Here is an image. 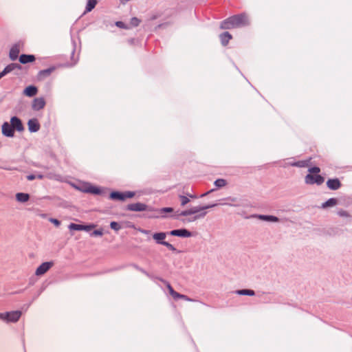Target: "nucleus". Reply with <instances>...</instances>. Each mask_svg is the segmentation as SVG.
<instances>
[{
	"label": "nucleus",
	"instance_id": "c756f323",
	"mask_svg": "<svg viewBox=\"0 0 352 352\" xmlns=\"http://www.w3.org/2000/svg\"><path fill=\"white\" fill-rule=\"evenodd\" d=\"M227 184V182L223 179H218L214 182V185L218 188H221Z\"/></svg>",
	"mask_w": 352,
	"mask_h": 352
},
{
	"label": "nucleus",
	"instance_id": "0eeeda50",
	"mask_svg": "<svg viewBox=\"0 0 352 352\" xmlns=\"http://www.w3.org/2000/svg\"><path fill=\"white\" fill-rule=\"evenodd\" d=\"M324 181L323 177L320 175H311L308 174L305 177V182L307 184H316L318 185L322 184Z\"/></svg>",
	"mask_w": 352,
	"mask_h": 352
},
{
	"label": "nucleus",
	"instance_id": "2f4dec72",
	"mask_svg": "<svg viewBox=\"0 0 352 352\" xmlns=\"http://www.w3.org/2000/svg\"><path fill=\"white\" fill-rule=\"evenodd\" d=\"M140 20L137 17H133L130 21V25L133 27H137L139 25Z\"/></svg>",
	"mask_w": 352,
	"mask_h": 352
},
{
	"label": "nucleus",
	"instance_id": "a878e982",
	"mask_svg": "<svg viewBox=\"0 0 352 352\" xmlns=\"http://www.w3.org/2000/svg\"><path fill=\"white\" fill-rule=\"evenodd\" d=\"M258 218L260 219L268 221H273V222L278 221V217L272 216V215H259Z\"/></svg>",
	"mask_w": 352,
	"mask_h": 352
},
{
	"label": "nucleus",
	"instance_id": "a19ab883",
	"mask_svg": "<svg viewBox=\"0 0 352 352\" xmlns=\"http://www.w3.org/2000/svg\"><path fill=\"white\" fill-rule=\"evenodd\" d=\"M50 221L54 224L56 227H58L60 224V222L56 219L51 218L50 219Z\"/></svg>",
	"mask_w": 352,
	"mask_h": 352
},
{
	"label": "nucleus",
	"instance_id": "bb28decb",
	"mask_svg": "<svg viewBox=\"0 0 352 352\" xmlns=\"http://www.w3.org/2000/svg\"><path fill=\"white\" fill-rule=\"evenodd\" d=\"M338 201L335 198H331L322 204L323 208L334 206L337 204Z\"/></svg>",
	"mask_w": 352,
	"mask_h": 352
},
{
	"label": "nucleus",
	"instance_id": "ea45409f",
	"mask_svg": "<svg viewBox=\"0 0 352 352\" xmlns=\"http://www.w3.org/2000/svg\"><path fill=\"white\" fill-rule=\"evenodd\" d=\"M163 245H165L166 247H167L171 251H175V248H174V246L172 244H170V243H168L166 241L163 243Z\"/></svg>",
	"mask_w": 352,
	"mask_h": 352
},
{
	"label": "nucleus",
	"instance_id": "c03bdc74",
	"mask_svg": "<svg viewBox=\"0 0 352 352\" xmlns=\"http://www.w3.org/2000/svg\"><path fill=\"white\" fill-rule=\"evenodd\" d=\"M38 178V179H43V175H38L37 176H36V178Z\"/></svg>",
	"mask_w": 352,
	"mask_h": 352
},
{
	"label": "nucleus",
	"instance_id": "b1692460",
	"mask_svg": "<svg viewBox=\"0 0 352 352\" xmlns=\"http://www.w3.org/2000/svg\"><path fill=\"white\" fill-rule=\"evenodd\" d=\"M96 0H88L85 13L91 12L96 6Z\"/></svg>",
	"mask_w": 352,
	"mask_h": 352
},
{
	"label": "nucleus",
	"instance_id": "4468645a",
	"mask_svg": "<svg viewBox=\"0 0 352 352\" xmlns=\"http://www.w3.org/2000/svg\"><path fill=\"white\" fill-rule=\"evenodd\" d=\"M327 187L333 190H338L341 186V183L338 179H329L327 182Z\"/></svg>",
	"mask_w": 352,
	"mask_h": 352
},
{
	"label": "nucleus",
	"instance_id": "cd10ccee",
	"mask_svg": "<svg viewBox=\"0 0 352 352\" xmlns=\"http://www.w3.org/2000/svg\"><path fill=\"white\" fill-rule=\"evenodd\" d=\"M236 293L239 295H248V296H254V292L251 289H241L238 290Z\"/></svg>",
	"mask_w": 352,
	"mask_h": 352
},
{
	"label": "nucleus",
	"instance_id": "49530a36",
	"mask_svg": "<svg viewBox=\"0 0 352 352\" xmlns=\"http://www.w3.org/2000/svg\"><path fill=\"white\" fill-rule=\"evenodd\" d=\"M3 76H4V75H2V72H1V73H0V79H1Z\"/></svg>",
	"mask_w": 352,
	"mask_h": 352
},
{
	"label": "nucleus",
	"instance_id": "ddd939ff",
	"mask_svg": "<svg viewBox=\"0 0 352 352\" xmlns=\"http://www.w3.org/2000/svg\"><path fill=\"white\" fill-rule=\"evenodd\" d=\"M45 101L43 98H36L33 100L32 109L35 111H38L44 108Z\"/></svg>",
	"mask_w": 352,
	"mask_h": 352
},
{
	"label": "nucleus",
	"instance_id": "4c0bfd02",
	"mask_svg": "<svg viewBox=\"0 0 352 352\" xmlns=\"http://www.w3.org/2000/svg\"><path fill=\"white\" fill-rule=\"evenodd\" d=\"M338 214L340 217H350V215L348 213V212L346 211V210H341L338 211Z\"/></svg>",
	"mask_w": 352,
	"mask_h": 352
},
{
	"label": "nucleus",
	"instance_id": "aec40b11",
	"mask_svg": "<svg viewBox=\"0 0 352 352\" xmlns=\"http://www.w3.org/2000/svg\"><path fill=\"white\" fill-rule=\"evenodd\" d=\"M36 94L37 88L32 85L27 87L23 91V94L29 97H32Z\"/></svg>",
	"mask_w": 352,
	"mask_h": 352
},
{
	"label": "nucleus",
	"instance_id": "412c9836",
	"mask_svg": "<svg viewBox=\"0 0 352 352\" xmlns=\"http://www.w3.org/2000/svg\"><path fill=\"white\" fill-rule=\"evenodd\" d=\"M232 35L228 32H223L220 35V40L221 43L223 46L227 45V44L229 43L230 40L232 39Z\"/></svg>",
	"mask_w": 352,
	"mask_h": 352
},
{
	"label": "nucleus",
	"instance_id": "7ed1b4c3",
	"mask_svg": "<svg viewBox=\"0 0 352 352\" xmlns=\"http://www.w3.org/2000/svg\"><path fill=\"white\" fill-rule=\"evenodd\" d=\"M147 213L145 214L148 218H164L166 217V213L172 212L173 208L170 207L162 208L160 209L150 208L148 206Z\"/></svg>",
	"mask_w": 352,
	"mask_h": 352
},
{
	"label": "nucleus",
	"instance_id": "dca6fc26",
	"mask_svg": "<svg viewBox=\"0 0 352 352\" xmlns=\"http://www.w3.org/2000/svg\"><path fill=\"white\" fill-rule=\"evenodd\" d=\"M28 129L30 132H36L40 129V124L36 119H31L28 122Z\"/></svg>",
	"mask_w": 352,
	"mask_h": 352
},
{
	"label": "nucleus",
	"instance_id": "4be33fe9",
	"mask_svg": "<svg viewBox=\"0 0 352 352\" xmlns=\"http://www.w3.org/2000/svg\"><path fill=\"white\" fill-rule=\"evenodd\" d=\"M166 234L165 232H158L155 233L153 235V238L154 240L156 241L157 243L163 245V243L165 241H164L166 239Z\"/></svg>",
	"mask_w": 352,
	"mask_h": 352
},
{
	"label": "nucleus",
	"instance_id": "f3484780",
	"mask_svg": "<svg viewBox=\"0 0 352 352\" xmlns=\"http://www.w3.org/2000/svg\"><path fill=\"white\" fill-rule=\"evenodd\" d=\"M21 69V66L18 64V63H11L8 65H7L5 69L1 72H2V75H6L7 74L11 72L12 71L14 70V69Z\"/></svg>",
	"mask_w": 352,
	"mask_h": 352
},
{
	"label": "nucleus",
	"instance_id": "f257e3e1",
	"mask_svg": "<svg viewBox=\"0 0 352 352\" xmlns=\"http://www.w3.org/2000/svg\"><path fill=\"white\" fill-rule=\"evenodd\" d=\"M249 19L245 14L234 15L224 20L221 25L222 29H231L249 25Z\"/></svg>",
	"mask_w": 352,
	"mask_h": 352
},
{
	"label": "nucleus",
	"instance_id": "9b49d317",
	"mask_svg": "<svg viewBox=\"0 0 352 352\" xmlns=\"http://www.w3.org/2000/svg\"><path fill=\"white\" fill-rule=\"evenodd\" d=\"M10 126H12V129L14 131V129L21 131L23 130V126L21 123V121L20 119H19L17 117H12L10 120Z\"/></svg>",
	"mask_w": 352,
	"mask_h": 352
},
{
	"label": "nucleus",
	"instance_id": "f704fd0d",
	"mask_svg": "<svg viewBox=\"0 0 352 352\" xmlns=\"http://www.w3.org/2000/svg\"><path fill=\"white\" fill-rule=\"evenodd\" d=\"M175 299L181 298L187 301H190L191 300L186 295L180 294L178 292L177 293V295L174 298Z\"/></svg>",
	"mask_w": 352,
	"mask_h": 352
},
{
	"label": "nucleus",
	"instance_id": "79ce46f5",
	"mask_svg": "<svg viewBox=\"0 0 352 352\" xmlns=\"http://www.w3.org/2000/svg\"><path fill=\"white\" fill-rule=\"evenodd\" d=\"M116 25L118 27L120 28H127L125 26L124 23L123 22H122V21H118V22H116Z\"/></svg>",
	"mask_w": 352,
	"mask_h": 352
},
{
	"label": "nucleus",
	"instance_id": "6e6552de",
	"mask_svg": "<svg viewBox=\"0 0 352 352\" xmlns=\"http://www.w3.org/2000/svg\"><path fill=\"white\" fill-rule=\"evenodd\" d=\"M54 263L52 261L45 262L40 265L35 271V274L38 276L45 274L52 266Z\"/></svg>",
	"mask_w": 352,
	"mask_h": 352
},
{
	"label": "nucleus",
	"instance_id": "a18cd8bd",
	"mask_svg": "<svg viewBox=\"0 0 352 352\" xmlns=\"http://www.w3.org/2000/svg\"><path fill=\"white\" fill-rule=\"evenodd\" d=\"M212 191H213V190H210V191H208V192H206V193H204V194L201 195V197L206 196V195H208V193H210V192H212Z\"/></svg>",
	"mask_w": 352,
	"mask_h": 352
},
{
	"label": "nucleus",
	"instance_id": "72a5a7b5",
	"mask_svg": "<svg viewBox=\"0 0 352 352\" xmlns=\"http://www.w3.org/2000/svg\"><path fill=\"white\" fill-rule=\"evenodd\" d=\"M179 199L181 200V205L182 206H185L190 201V200L188 197L183 196V195H180Z\"/></svg>",
	"mask_w": 352,
	"mask_h": 352
},
{
	"label": "nucleus",
	"instance_id": "393cba45",
	"mask_svg": "<svg viewBox=\"0 0 352 352\" xmlns=\"http://www.w3.org/2000/svg\"><path fill=\"white\" fill-rule=\"evenodd\" d=\"M311 161V158L307 160L298 161L292 164V166H297V167H307L309 165V162Z\"/></svg>",
	"mask_w": 352,
	"mask_h": 352
},
{
	"label": "nucleus",
	"instance_id": "a211bd4d",
	"mask_svg": "<svg viewBox=\"0 0 352 352\" xmlns=\"http://www.w3.org/2000/svg\"><path fill=\"white\" fill-rule=\"evenodd\" d=\"M34 60H35V56L34 55L21 54L19 56V61L22 64L32 63Z\"/></svg>",
	"mask_w": 352,
	"mask_h": 352
},
{
	"label": "nucleus",
	"instance_id": "e433bc0d",
	"mask_svg": "<svg viewBox=\"0 0 352 352\" xmlns=\"http://www.w3.org/2000/svg\"><path fill=\"white\" fill-rule=\"evenodd\" d=\"M95 227H96V226L94 224H90V225H86V226L82 225V230L90 231Z\"/></svg>",
	"mask_w": 352,
	"mask_h": 352
},
{
	"label": "nucleus",
	"instance_id": "c9c22d12",
	"mask_svg": "<svg viewBox=\"0 0 352 352\" xmlns=\"http://www.w3.org/2000/svg\"><path fill=\"white\" fill-rule=\"evenodd\" d=\"M308 171L309 172V174L313 175V174H317V173H320V168L315 166V167L309 168Z\"/></svg>",
	"mask_w": 352,
	"mask_h": 352
},
{
	"label": "nucleus",
	"instance_id": "423d86ee",
	"mask_svg": "<svg viewBox=\"0 0 352 352\" xmlns=\"http://www.w3.org/2000/svg\"><path fill=\"white\" fill-rule=\"evenodd\" d=\"M134 195H135V193L133 192H130V191H128V192H126L124 193L120 192H112L110 194L109 197L113 200L124 201L127 198L133 197Z\"/></svg>",
	"mask_w": 352,
	"mask_h": 352
},
{
	"label": "nucleus",
	"instance_id": "37998d69",
	"mask_svg": "<svg viewBox=\"0 0 352 352\" xmlns=\"http://www.w3.org/2000/svg\"><path fill=\"white\" fill-rule=\"evenodd\" d=\"M27 179L29 180V181H32L34 179H36V176L34 175H29L27 176Z\"/></svg>",
	"mask_w": 352,
	"mask_h": 352
},
{
	"label": "nucleus",
	"instance_id": "7c9ffc66",
	"mask_svg": "<svg viewBox=\"0 0 352 352\" xmlns=\"http://www.w3.org/2000/svg\"><path fill=\"white\" fill-rule=\"evenodd\" d=\"M69 228L73 230H82V225L72 223L69 224Z\"/></svg>",
	"mask_w": 352,
	"mask_h": 352
},
{
	"label": "nucleus",
	"instance_id": "473e14b6",
	"mask_svg": "<svg viewBox=\"0 0 352 352\" xmlns=\"http://www.w3.org/2000/svg\"><path fill=\"white\" fill-rule=\"evenodd\" d=\"M110 227L111 229H113L116 231H118L121 228V226H120V224L116 221L111 222Z\"/></svg>",
	"mask_w": 352,
	"mask_h": 352
},
{
	"label": "nucleus",
	"instance_id": "6ab92c4d",
	"mask_svg": "<svg viewBox=\"0 0 352 352\" xmlns=\"http://www.w3.org/2000/svg\"><path fill=\"white\" fill-rule=\"evenodd\" d=\"M54 70V67H50L40 71L38 74V79L40 80H43L45 77L50 76Z\"/></svg>",
	"mask_w": 352,
	"mask_h": 352
},
{
	"label": "nucleus",
	"instance_id": "5701e85b",
	"mask_svg": "<svg viewBox=\"0 0 352 352\" xmlns=\"http://www.w3.org/2000/svg\"><path fill=\"white\" fill-rule=\"evenodd\" d=\"M16 199L19 202H26L30 199V195L27 193L19 192L16 195Z\"/></svg>",
	"mask_w": 352,
	"mask_h": 352
},
{
	"label": "nucleus",
	"instance_id": "9d476101",
	"mask_svg": "<svg viewBox=\"0 0 352 352\" xmlns=\"http://www.w3.org/2000/svg\"><path fill=\"white\" fill-rule=\"evenodd\" d=\"M21 47L22 45L20 43H16L12 47L9 54L11 60H14L18 58Z\"/></svg>",
	"mask_w": 352,
	"mask_h": 352
},
{
	"label": "nucleus",
	"instance_id": "f03ea898",
	"mask_svg": "<svg viewBox=\"0 0 352 352\" xmlns=\"http://www.w3.org/2000/svg\"><path fill=\"white\" fill-rule=\"evenodd\" d=\"M216 204L212 205H206L203 206H196L193 207L190 209L182 211L180 213V215L182 216H188L190 214H197L192 219V221H195L197 219L203 218L206 216V212H204V210L211 208L212 207H214Z\"/></svg>",
	"mask_w": 352,
	"mask_h": 352
},
{
	"label": "nucleus",
	"instance_id": "39448f33",
	"mask_svg": "<svg viewBox=\"0 0 352 352\" xmlns=\"http://www.w3.org/2000/svg\"><path fill=\"white\" fill-rule=\"evenodd\" d=\"M76 188L83 192H88L94 195H98L101 192L100 188L94 186H92L89 183H83L80 186H76Z\"/></svg>",
	"mask_w": 352,
	"mask_h": 352
},
{
	"label": "nucleus",
	"instance_id": "58836bf2",
	"mask_svg": "<svg viewBox=\"0 0 352 352\" xmlns=\"http://www.w3.org/2000/svg\"><path fill=\"white\" fill-rule=\"evenodd\" d=\"M103 234V232H102V230H94L92 233H91V236H102Z\"/></svg>",
	"mask_w": 352,
	"mask_h": 352
},
{
	"label": "nucleus",
	"instance_id": "2eb2a0df",
	"mask_svg": "<svg viewBox=\"0 0 352 352\" xmlns=\"http://www.w3.org/2000/svg\"><path fill=\"white\" fill-rule=\"evenodd\" d=\"M172 236H177L182 237H189L191 236V233L186 229L174 230L170 232Z\"/></svg>",
	"mask_w": 352,
	"mask_h": 352
},
{
	"label": "nucleus",
	"instance_id": "20e7f679",
	"mask_svg": "<svg viewBox=\"0 0 352 352\" xmlns=\"http://www.w3.org/2000/svg\"><path fill=\"white\" fill-rule=\"evenodd\" d=\"M21 311H13L10 312H6L0 314V319L10 322H17L21 316Z\"/></svg>",
	"mask_w": 352,
	"mask_h": 352
},
{
	"label": "nucleus",
	"instance_id": "c85d7f7f",
	"mask_svg": "<svg viewBox=\"0 0 352 352\" xmlns=\"http://www.w3.org/2000/svg\"><path fill=\"white\" fill-rule=\"evenodd\" d=\"M163 282L166 284V287H167V289H168V292H169L170 294V295L173 296V298H175V296L177 295V292H175V291L173 289V288L172 287V286L170 285V283H168V282H166V281H165V280H164Z\"/></svg>",
	"mask_w": 352,
	"mask_h": 352
},
{
	"label": "nucleus",
	"instance_id": "1a4fd4ad",
	"mask_svg": "<svg viewBox=\"0 0 352 352\" xmlns=\"http://www.w3.org/2000/svg\"><path fill=\"white\" fill-rule=\"evenodd\" d=\"M127 210L130 211H146L148 206L142 203L130 204L127 206Z\"/></svg>",
	"mask_w": 352,
	"mask_h": 352
},
{
	"label": "nucleus",
	"instance_id": "f8f14e48",
	"mask_svg": "<svg viewBox=\"0 0 352 352\" xmlns=\"http://www.w3.org/2000/svg\"><path fill=\"white\" fill-rule=\"evenodd\" d=\"M2 133L6 137H13L14 131L8 122H4L2 125Z\"/></svg>",
	"mask_w": 352,
	"mask_h": 352
}]
</instances>
